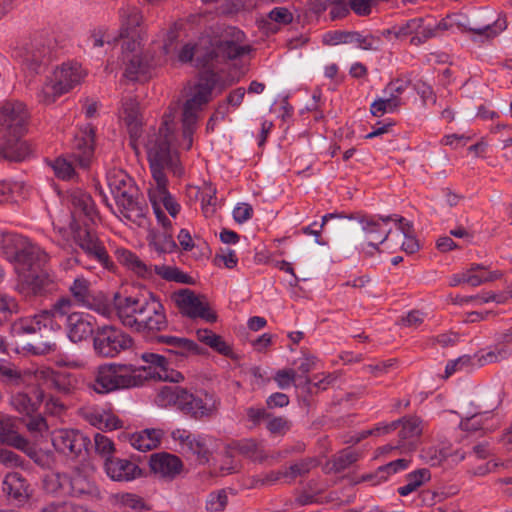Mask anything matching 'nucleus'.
I'll use <instances>...</instances> for the list:
<instances>
[{"label":"nucleus","mask_w":512,"mask_h":512,"mask_svg":"<svg viewBox=\"0 0 512 512\" xmlns=\"http://www.w3.org/2000/svg\"><path fill=\"white\" fill-rule=\"evenodd\" d=\"M120 37L126 38L122 43V62L125 66L124 76L132 81L140 80L151 68L161 66L168 60L177 38L174 31L167 33L163 44L153 41L147 53L143 56L141 50V33L137 31L143 22L140 9L130 3H122L118 9Z\"/></svg>","instance_id":"1"},{"label":"nucleus","mask_w":512,"mask_h":512,"mask_svg":"<svg viewBox=\"0 0 512 512\" xmlns=\"http://www.w3.org/2000/svg\"><path fill=\"white\" fill-rule=\"evenodd\" d=\"M114 310L122 325L147 338H156V333L168 326L165 308L152 293L148 297L122 296L115 293Z\"/></svg>","instance_id":"2"},{"label":"nucleus","mask_w":512,"mask_h":512,"mask_svg":"<svg viewBox=\"0 0 512 512\" xmlns=\"http://www.w3.org/2000/svg\"><path fill=\"white\" fill-rule=\"evenodd\" d=\"M28 112L24 103L7 101L0 108V160L21 162L30 154L22 138L27 129Z\"/></svg>","instance_id":"3"},{"label":"nucleus","mask_w":512,"mask_h":512,"mask_svg":"<svg viewBox=\"0 0 512 512\" xmlns=\"http://www.w3.org/2000/svg\"><path fill=\"white\" fill-rule=\"evenodd\" d=\"M177 107H170L163 115V120L157 131L149 133L145 140V148L151 171L165 169L180 176L182 168L179 155L174 148V131L176 128Z\"/></svg>","instance_id":"4"},{"label":"nucleus","mask_w":512,"mask_h":512,"mask_svg":"<svg viewBox=\"0 0 512 512\" xmlns=\"http://www.w3.org/2000/svg\"><path fill=\"white\" fill-rule=\"evenodd\" d=\"M0 254L14 266L17 274L45 265L49 255L28 238L0 231Z\"/></svg>","instance_id":"5"},{"label":"nucleus","mask_w":512,"mask_h":512,"mask_svg":"<svg viewBox=\"0 0 512 512\" xmlns=\"http://www.w3.org/2000/svg\"><path fill=\"white\" fill-rule=\"evenodd\" d=\"M160 406H175L185 415L196 420L211 417L218 408V403L209 394L202 398L180 386H164L157 395Z\"/></svg>","instance_id":"6"},{"label":"nucleus","mask_w":512,"mask_h":512,"mask_svg":"<svg viewBox=\"0 0 512 512\" xmlns=\"http://www.w3.org/2000/svg\"><path fill=\"white\" fill-rule=\"evenodd\" d=\"M219 81V75L211 70L204 71L194 87L192 96L186 100L182 112V137L185 149L193 143V133L197 127L198 112L212 98V91Z\"/></svg>","instance_id":"7"},{"label":"nucleus","mask_w":512,"mask_h":512,"mask_svg":"<svg viewBox=\"0 0 512 512\" xmlns=\"http://www.w3.org/2000/svg\"><path fill=\"white\" fill-rule=\"evenodd\" d=\"M140 368L133 364L109 363L100 365L95 373L90 388L98 394L138 387L143 377Z\"/></svg>","instance_id":"8"},{"label":"nucleus","mask_w":512,"mask_h":512,"mask_svg":"<svg viewBox=\"0 0 512 512\" xmlns=\"http://www.w3.org/2000/svg\"><path fill=\"white\" fill-rule=\"evenodd\" d=\"M57 44L54 37L38 34L25 42L18 50L17 56L23 65L35 74L44 72L57 56Z\"/></svg>","instance_id":"9"},{"label":"nucleus","mask_w":512,"mask_h":512,"mask_svg":"<svg viewBox=\"0 0 512 512\" xmlns=\"http://www.w3.org/2000/svg\"><path fill=\"white\" fill-rule=\"evenodd\" d=\"M85 72L77 62L69 61L57 67L52 78L48 79L38 93V98L45 104L53 103L59 96L68 93L85 77Z\"/></svg>","instance_id":"10"},{"label":"nucleus","mask_w":512,"mask_h":512,"mask_svg":"<svg viewBox=\"0 0 512 512\" xmlns=\"http://www.w3.org/2000/svg\"><path fill=\"white\" fill-rule=\"evenodd\" d=\"M245 34L236 27H229L219 39L210 38L209 64L222 63L237 59L250 52V46L245 43Z\"/></svg>","instance_id":"11"},{"label":"nucleus","mask_w":512,"mask_h":512,"mask_svg":"<svg viewBox=\"0 0 512 512\" xmlns=\"http://www.w3.org/2000/svg\"><path fill=\"white\" fill-rule=\"evenodd\" d=\"M73 303L78 307L93 310L103 316L109 317L113 313V306L106 296L94 293L91 283L83 276H77L68 287Z\"/></svg>","instance_id":"12"},{"label":"nucleus","mask_w":512,"mask_h":512,"mask_svg":"<svg viewBox=\"0 0 512 512\" xmlns=\"http://www.w3.org/2000/svg\"><path fill=\"white\" fill-rule=\"evenodd\" d=\"M132 338L121 329L104 325L95 330L93 348L98 356L113 358L131 348Z\"/></svg>","instance_id":"13"},{"label":"nucleus","mask_w":512,"mask_h":512,"mask_svg":"<svg viewBox=\"0 0 512 512\" xmlns=\"http://www.w3.org/2000/svg\"><path fill=\"white\" fill-rule=\"evenodd\" d=\"M421 421L416 417H408L400 420H396L387 425L377 426L373 430H366L361 433L355 442H359L361 439L366 438L368 435L374 433L385 434L397 429L401 425L399 431V442L397 447L405 450H413L416 445V441L420 436L422 429L420 427Z\"/></svg>","instance_id":"14"},{"label":"nucleus","mask_w":512,"mask_h":512,"mask_svg":"<svg viewBox=\"0 0 512 512\" xmlns=\"http://www.w3.org/2000/svg\"><path fill=\"white\" fill-rule=\"evenodd\" d=\"M71 228L75 243L89 259L96 261L106 269H110L113 266L105 247L97 234L89 228L87 222L84 223V226L71 225Z\"/></svg>","instance_id":"15"},{"label":"nucleus","mask_w":512,"mask_h":512,"mask_svg":"<svg viewBox=\"0 0 512 512\" xmlns=\"http://www.w3.org/2000/svg\"><path fill=\"white\" fill-rule=\"evenodd\" d=\"M171 437L178 442L180 451L196 457L199 464H206L212 456V439L206 435L193 434L186 429H175Z\"/></svg>","instance_id":"16"},{"label":"nucleus","mask_w":512,"mask_h":512,"mask_svg":"<svg viewBox=\"0 0 512 512\" xmlns=\"http://www.w3.org/2000/svg\"><path fill=\"white\" fill-rule=\"evenodd\" d=\"M348 218L356 219L361 224L368 246L374 249H378V245L384 243L389 237L392 230L388 227L389 222L403 221V217L397 214L388 215L386 217L351 215Z\"/></svg>","instance_id":"17"},{"label":"nucleus","mask_w":512,"mask_h":512,"mask_svg":"<svg viewBox=\"0 0 512 512\" xmlns=\"http://www.w3.org/2000/svg\"><path fill=\"white\" fill-rule=\"evenodd\" d=\"M90 443V439L79 430L60 429L52 435L54 448L72 458H85Z\"/></svg>","instance_id":"18"},{"label":"nucleus","mask_w":512,"mask_h":512,"mask_svg":"<svg viewBox=\"0 0 512 512\" xmlns=\"http://www.w3.org/2000/svg\"><path fill=\"white\" fill-rule=\"evenodd\" d=\"M172 300L183 316L191 319L201 318L209 323L217 320L216 314L210 310L208 304L203 302L192 290L181 289L174 292Z\"/></svg>","instance_id":"19"},{"label":"nucleus","mask_w":512,"mask_h":512,"mask_svg":"<svg viewBox=\"0 0 512 512\" xmlns=\"http://www.w3.org/2000/svg\"><path fill=\"white\" fill-rule=\"evenodd\" d=\"M118 216L141 226L146 222L148 206L141 196L139 189L129 191L114 198Z\"/></svg>","instance_id":"20"},{"label":"nucleus","mask_w":512,"mask_h":512,"mask_svg":"<svg viewBox=\"0 0 512 512\" xmlns=\"http://www.w3.org/2000/svg\"><path fill=\"white\" fill-rule=\"evenodd\" d=\"M38 385L61 395H70L77 387L78 381L74 374L55 371L51 368H40L35 372Z\"/></svg>","instance_id":"21"},{"label":"nucleus","mask_w":512,"mask_h":512,"mask_svg":"<svg viewBox=\"0 0 512 512\" xmlns=\"http://www.w3.org/2000/svg\"><path fill=\"white\" fill-rule=\"evenodd\" d=\"M18 275L17 291L26 296H44L56 290V282L47 272L27 274L21 272Z\"/></svg>","instance_id":"22"},{"label":"nucleus","mask_w":512,"mask_h":512,"mask_svg":"<svg viewBox=\"0 0 512 512\" xmlns=\"http://www.w3.org/2000/svg\"><path fill=\"white\" fill-rule=\"evenodd\" d=\"M383 35H393L397 39L411 36L410 43L417 46L432 38L433 32L432 28L425 27V22L422 18H413L385 30Z\"/></svg>","instance_id":"23"},{"label":"nucleus","mask_w":512,"mask_h":512,"mask_svg":"<svg viewBox=\"0 0 512 512\" xmlns=\"http://www.w3.org/2000/svg\"><path fill=\"white\" fill-rule=\"evenodd\" d=\"M94 138V127L86 124L73 139L71 157L82 168L90 165L94 154Z\"/></svg>","instance_id":"24"},{"label":"nucleus","mask_w":512,"mask_h":512,"mask_svg":"<svg viewBox=\"0 0 512 512\" xmlns=\"http://www.w3.org/2000/svg\"><path fill=\"white\" fill-rule=\"evenodd\" d=\"M2 492L8 500L16 505H23L32 496V488L28 480L19 472L6 474L2 481Z\"/></svg>","instance_id":"25"},{"label":"nucleus","mask_w":512,"mask_h":512,"mask_svg":"<svg viewBox=\"0 0 512 512\" xmlns=\"http://www.w3.org/2000/svg\"><path fill=\"white\" fill-rule=\"evenodd\" d=\"M149 464L155 474L166 480L175 479L183 470L182 460L166 452L152 454Z\"/></svg>","instance_id":"26"},{"label":"nucleus","mask_w":512,"mask_h":512,"mask_svg":"<svg viewBox=\"0 0 512 512\" xmlns=\"http://www.w3.org/2000/svg\"><path fill=\"white\" fill-rule=\"evenodd\" d=\"M104 469L113 481L129 482L141 476V469L128 459L107 457L104 460Z\"/></svg>","instance_id":"27"},{"label":"nucleus","mask_w":512,"mask_h":512,"mask_svg":"<svg viewBox=\"0 0 512 512\" xmlns=\"http://www.w3.org/2000/svg\"><path fill=\"white\" fill-rule=\"evenodd\" d=\"M69 202L72 207V216L74 218L72 225H78L76 223L77 217H84V223H94L95 219L98 216V212L95 203L89 193L81 189L73 190L69 194Z\"/></svg>","instance_id":"28"},{"label":"nucleus","mask_w":512,"mask_h":512,"mask_svg":"<svg viewBox=\"0 0 512 512\" xmlns=\"http://www.w3.org/2000/svg\"><path fill=\"white\" fill-rule=\"evenodd\" d=\"M67 336L73 343L81 342L94 336L92 317L82 312H74L66 319Z\"/></svg>","instance_id":"29"},{"label":"nucleus","mask_w":512,"mask_h":512,"mask_svg":"<svg viewBox=\"0 0 512 512\" xmlns=\"http://www.w3.org/2000/svg\"><path fill=\"white\" fill-rule=\"evenodd\" d=\"M226 452L234 451L251 459L253 462L264 463L271 458L254 438L233 440L225 446Z\"/></svg>","instance_id":"30"},{"label":"nucleus","mask_w":512,"mask_h":512,"mask_svg":"<svg viewBox=\"0 0 512 512\" xmlns=\"http://www.w3.org/2000/svg\"><path fill=\"white\" fill-rule=\"evenodd\" d=\"M210 37L203 36L197 43L185 44L178 53V59L182 63H187L195 59L197 66H208L209 64V46Z\"/></svg>","instance_id":"31"},{"label":"nucleus","mask_w":512,"mask_h":512,"mask_svg":"<svg viewBox=\"0 0 512 512\" xmlns=\"http://www.w3.org/2000/svg\"><path fill=\"white\" fill-rule=\"evenodd\" d=\"M156 341L167 345L169 347L167 352L181 359L190 354L197 355L201 353L200 347L188 338L161 335L156 336Z\"/></svg>","instance_id":"32"},{"label":"nucleus","mask_w":512,"mask_h":512,"mask_svg":"<svg viewBox=\"0 0 512 512\" xmlns=\"http://www.w3.org/2000/svg\"><path fill=\"white\" fill-rule=\"evenodd\" d=\"M71 494L76 497L88 496L99 498L100 491L97 485L80 468H75L69 479Z\"/></svg>","instance_id":"33"},{"label":"nucleus","mask_w":512,"mask_h":512,"mask_svg":"<svg viewBox=\"0 0 512 512\" xmlns=\"http://www.w3.org/2000/svg\"><path fill=\"white\" fill-rule=\"evenodd\" d=\"M141 359L150 365L149 368L156 369V375L160 380L178 383L184 378L180 372L169 369L166 357L160 354L146 352L141 355Z\"/></svg>","instance_id":"34"},{"label":"nucleus","mask_w":512,"mask_h":512,"mask_svg":"<svg viewBox=\"0 0 512 512\" xmlns=\"http://www.w3.org/2000/svg\"><path fill=\"white\" fill-rule=\"evenodd\" d=\"M107 184L114 198L138 189L133 179L121 169H112L107 173Z\"/></svg>","instance_id":"35"},{"label":"nucleus","mask_w":512,"mask_h":512,"mask_svg":"<svg viewBox=\"0 0 512 512\" xmlns=\"http://www.w3.org/2000/svg\"><path fill=\"white\" fill-rule=\"evenodd\" d=\"M83 416L91 425L101 430H115L121 427V421L103 409L89 408L84 411Z\"/></svg>","instance_id":"36"},{"label":"nucleus","mask_w":512,"mask_h":512,"mask_svg":"<svg viewBox=\"0 0 512 512\" xmlns=\"http://www.w3.org/2000/svg\"><path fill=\"white\" fill-rule=\"evenodd\" d=\"M163 434V431L160 429H145L132 434L130 443L139 451H150L159 446Z\"/></svg>","instance_id":"37"},{"label":"nucleus","mask_w":512,"mask_h":512,"mask_svg":"<svg viewBox=\"0 0 512 512\" xmlns=\"http://www.w3.org/2000/svg\"><path fill=\"white\" fill-rule=\"evenodd\" d=\"M121 118L128 127L131 137H137L140 126L141 117L139 104L135 99L127 98L122 103Z\"/></svg>","instance_id":"38"},{"label":"nucleus","mask_w":512,"mask_h":512,"mask_svg":"<svg viewBox=\"0 0 512 512\" xmlns=\"http://www.w3.org/2000/svg\"><path fill=\"white\" fill-rule=\"evenodd\" d=\"M155 185L149 189V200L151 202L153 211L161 208V204L170 195L167 190V177L164 171L156 170L151 171Z\"/></svg>","instance_id":"39"},{"label":"nucleus","mask_w":512,"mask_h":512,"mask_svg":"<svg viewBox=\"0 0 512 512\" xmlns=\"http://www.w3.org/2000/svg\"><path fill=\"white\" fill-rule=\"evenodd\" d=\"M360 457V452L346 448L333 455L327 462L326 466L329 472L341 473L356 463Z\"/></svg>","instance_id":"40"},{"label":"nucleus","mask_w":512,"mask_h":512,"mask_svg":"<svg viewBox=\"0 0 512 512\" xmlns=\"http://www.w3.org/2000/svg\"><path fill=\"white\" fill-rule=\"evenodd\" d=\"M149 245L159 254L173 252L177 244L170 231L152 229L148 235Z\"/></svg>","instance_id":"41"},{"label":"nucleus","mask_w":512,"mask_h":512,"mask_svg":"<svg viewBox=\"0 0 512 512\" xmlns=\"http://www.w3.org/2000/svg\"><path fill=\"white\" fill-rule=\"evenodd\" d=\"M35 397L37 401H32L26 393H17L11 397L12 407L21 414L30 416L37 409V404L45 399L43 390H36Z\"/></svg>","instance_id":"42"},{"label":"nucleus","mask_w":512,"mask_h":512,"mask_svg":"<svg viewBox=\"0 0 512 512\" xmlns=\"http://www.w3.org/2000/svg\"><path fill=\"white\" fill-rule=\"evenodd\" d=\"M117 256L121 263L128 266L139 276L143 278L152 277V267L145 264L132 252L125 249H119L117 250Z\"/></svg>","instance_id":"43"},{"label":"nucleus","mask_w":512,"mask_h":512,"mask_svg":"<svg viewBox=\"0 0 512 512\" xmlns=\"http://www.w3.org/2000/svg\"><path fill=\"white\" fill-rule=\"evenodd\" d=\"M490 414V411L474 413L471 416L462 418L459 426L462 430L468 432H476L479 430L492 431L495 429L496 425H489L486 423L490 417Z\"/></svg>","instance_id":"44"},{"label":"nucleus","mask_w":512,"mask_h":512,"mask_svg":"<svg viewBox=\"0 0 512 512\" xmlns=\"http://www.w3.org/2000/svg\"><path fill=\"white\" fill-rule=\"evenodd\" d=\"M197 338L200 342L208 345L218 353L228 356L232 350L230 346L222 339L221 336L213 333L209 329H198L196 331Z\"/></svg>","instance_id":"45"},{"label":"nucleus","mask_w":512,"mask_h":512,"mask_svg":"<svg viewBox=\"0 0 512 512\" xmlns=\"http://www.w3.org/2000/svg\"><path fill=\"white\" fill-rule=\"evenodd\" d=\"M431 478L430 471L426 468L415 470L407 474V483L404 486L398 488V493L401 496H408L412 492L416 491L421 485L429 481Z\"/></svg>","instance_id":"46"},{"label":"nucleus","mask_w":512,"mask_h":512,"mask_svg":"<svg viewBox=\"0 0 512 512\" xmlns=\"http://www.w3.org/2000/svg\"><path fill=\"white\" fill-rule=\"evenodd\" d=\"M152 267V274L159 275L162 279L167 281H174L177 283L191 284L192 278L186 273L179 270L177 267L168 265H150Z\"/></svg>","instance_id":"47"},{"label":"nucleus","mask_w":512,"mask_h":512,"mask_svg":"<svg viewBox=\"0 0 512 512\" xmlns=\"http://www.w3.org/2000/svg\"><path fill=\"white\" fill-rule=\"evenodd\" d=\"M293 20V14L286 7H275L267 15V24L271 31L275 32L279 26L287 25Z\"/></svg>","instance_id":"48"},{"label":"nucleus","mask_w":512,"mask_h":512,"mask_svg":"<svg viewBox=\"0 0 512 512\" xmlns=\"http://www.w3.org/2000/svg\"><path fill=\"white\" fill-rule=\"evenodd\" d=\"M318 464L319 462L315 457L301 459L289 466L288 470L284 472V477L295 479L297 477L304 476L308 474L313 468L317 467Z\"/></svg>","instance_id":"49"},{"label":"nucleus","mask_w":512,"mask_h":512,"mask_svg":"<svg viewBox=\"0 0 512 512\" xmlns=\"http://www.w3.org/2000/svg\"><path fill=\"white\" fill-rule=\"evenodd\" d=\"M350 44H354L357 48L366 51H377L380 49L381 40L372 34H362L359 32H351Z\"/></svg>","instance_id":"50"},{"label":"nucleus","mask_w":512,"mask_h":512,"mask_svg":"<svg viewBox=\"0 0 512 512\" xmlns=\"http://www.w3.org/2000/svg\"><path fill=\"white\" fill-rule=\"evenodd\" d=\"M228 504V494L225 489L213 491L208 494L205 508L208 512H222Z\"/></svg>","instance_id":"51"},{"label":"nucleus","mask_w":512,"mask_h":512,"mask_svg":"<svg viewBox=\"0 0 512 512\" xmlns=\"http://www.w3.org/2000/svg\"><path fill=\"white\" fill-rule=\"evenodd\" d=\"M410 85L409 79L398 78L387 84L384 89L385 98H391L397 103V109L401 106L400 95L403 94Z\"/></svg>","instance_id":"52"},{"label":"nucleus","mask_w":512,"mask_h":512,"mask_svg":"<svg viewBox=\"0 0 512 512\" xmlns=\"http://www.w3.org/2000/svg\"><path fill=\"white\" fill-rule=\"evenodd\" d=\"M44 327V324L38 319L37 315L31 318L21 319L14 323L13 330L16 334H36L40 332Z\"/></svg>","instance_id":"53"},{"label":"nucleus","mask_w":512,"mask_h":512,"mask_svg":"<svg viewBox=\"0 0 512 512\" xmlns=\"http://www.w3.org/2000/svg\"><path fill=\"white\" fill-rule=\"evenodd\" d=\"M292 427L291 421L283 416H273L267 419L266 428L273 435H285Z\"/></svg>","instance_id":"54"},{"label":"nucleus","mask_w":512,"mask_h":512,"mask_svg":"<svg viewBox=\"0 0 512 512\" xmlns=\"http://www.w3.org/2000/svg\"><path fill=\"white\" fill-rule=\"evenodd\" d=\"M117 500L119 504H121L126 509H131V511L141 512L142 510H147L148 507L144 502L143 498L136 494L132 493H122L117 495Z\"/></svg>","instance_id":"55"},{"label":"nucleus","mask_w":512,"mask_h":512,"mask_svg":"<svg viewBox=\"0 0 512 512\" xmlns=\"http://www.w3.org/2000/svg\"><path fill=\"white\" fill-rule=\"evenodd\" d=\"M201 205L202 211L206 217H209L214 214L216 207V188L212 185H205L203 191L201 192Z\"/></svg>","instance_id":"56"},{"label":"nucleus","mask_w":512,"mask_h":512,"mask_svg":"<svg viewBox=\"0 0 512 512\" xmlns=\"http://www.w3.org/2000/svg\"><path fill=\"white\" fill-rule=\"evenodd\" d=\"M506 28L505 21L496 20L483 26H469L468 30L479 36L486 38L495 37Z\"/></svg>","instance_id":"57"},{"label":"nucleus","mask_w":512,"mask_h":512,"mask_svg":"<svg viewBox=\"0 0 512 512\" xmlns=\"http://www.w3.org/2000/svg\"><path fill=\"white\" fill-rule=\"evenodd\" d=\"M17 312V301L13 297L0 293V325Z\"/></svg>","instance_id":"58"},{"label":"nucleus","mask_w":512,"mask_h":512,"mask_svg":"<svg viewBox=\"0 0 512 512\" xmlns=\"http://www.w3.org/2000/svg\"><path fill=\"white\" fill-rule=\"evenodd\" d=\"M94 445L95 452L99 454L101 457L106 459L107 457H112V453L114 452V444L111 439L107 436L96 433L94 436Z\"/></svg>","instance_id":"59"},{"label":"nucleus","mask_w":512,"mask_h":512,"mask_svg":"<svg viewBox=\"0 0 512 512\" xmlns=\"http://www.w3.org/2000/svg\"><path fill=\"white\" fill-rule=\"evenodd\" d=\"M246 420L251 424L250 428L259 426L263 421H267L270 413L264 407L250 406L245 409Z\"/></svg>","instance_id":"60"},{"label":"nucleus","mask_w":512,"mask_h":512,"mask_svg":"<svg viewBox=\"0 0 512 512\" xmlns=\"http://www.w3.org/2000/svg\"><path fill=\"white\" fill-rule=\"evenodd\" d=\"M395 110H397V103L395 100L385 97L376 99L370 107L371 114L376 117Z\"/></svg>","instance_id":"61"},{"label":"nucleus","mask_w":512,"mask_h":512,"mask_svg":"<svg viewBox=\"0 0 512 512\" xmlns=\"http://www.w3.org/2000/svg\"><path fill=\"white\" fill-rule=\"evenodd\" d=\"M76 306L69 296H61L53 303V311L56 313L58 318H69L72 315L73 307Z\"/></svg>","instance_id":"62"},{"label":"nucleus","mask_w":512,"mask_h":512,"mask_svg":"<svg viewBox=\"0 0 512 512\" xmlns=\"http://www.w3.org/2000/svg\"><path fill=\"white\" fill-rule=\"evenodd\" d=\"M0 376L9 384L18 385L22 381L21 372L13 364L0 362Z\"/></svg>","instance_id":"63"},{"label":"nucleus","mask_w":512,"mask_h":512,"mask_svg":"<svg viewBox=\"0 0 512 512\" xmlns=\"http://www.w3.org/2000/svg\"><path fill=\"white\" fill-rule=\"evenodd\" d=\"M297 379L296 371L293 369L278 370L274 376V381L280 389L289 388Z\"/></svg>","instance_id":"64"}]
</instances>
